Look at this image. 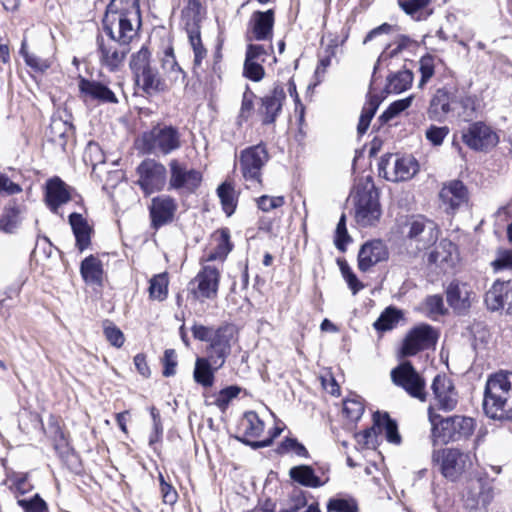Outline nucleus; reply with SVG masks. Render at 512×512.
I'll return each instance as SVG.
<instances>
[{
    "instance_id": "obj_1",
    "label": "nucleus",
    "mask_w": 512,
    "mask_h": 512,
    "mask_svg": "<svg viewBox=\"0 0 512 512\" xmlns=\"http://www.w3.org/2000/svg\"><path fill=\"white\" fill-rule=\"evenodd\" d=\"M134 23L140 25L138 0H111L103 19L106 37H97L100 63L109 71H117L123 66L137 33Z\"/></svg>"
},
{
    "instance_id": "obj_2",
    "label": "nucleus",
    "mask_w": 512,
    "mask_h": 512,
    "mask_svg": "<svg viewBox=\"0 0 512 512\" xmlns=\"http://www.w3.org/2000/svg\"><path fill=\"white\" fill-rule=\"evenodd\" d=\"M483 410L496 420H512V372L501 371L487 379Z\"/></svg>"
},
{
    "instance_id": "obj_3",
    "label": "nucleus",
    "mask_w": 512,
    "mask_h": 512,
    "mask_svg": "<svg viewBox=\"0 0 512 512\" xmlns=\"http://www.w3.org/2000/svg\"><path fill=\"white\" fill-rule=\"evenodd\" d=\"M475 454L458 448H443L434 450L432 462L439 467L441 475L450 482L465 480L472 474Z\"/></svg>"
},
{
    "instance_id": "obj_4",
    "label": "nucleus",
    "mask_w": 512,
    "mask_h": 512,
    "mask_svg": "<svg viewBox=\"0 0 512 512\" xmlns=\"http://www.w3.org/2000/svg\"><path fill=\"white\" fill-rule=\"evenodd\" d=\"M428 419L433 441L443 444L470 436L475 427L474 420L470 417L454 415L443 418L432 406L428 408Z\"/></svg>"
},
{
    "instance_id": "obj_5",
    "label": "nucleus",
    "mask_w": 512,
    "mask_h": 512,
    "mask_svg": "<svg viewBox=\"0 0 512 512\" xmlns=\"http://www.w3.org/2000/svg\"><path fill=\"white\" fill-rule=\"evenodd\" d=\"M461 496L469 512H485L494 498L493 479L484 471H473L462 483Z\"/></svg>"
},
{
    "instance_id": "obj_6",
    "label": "nucleus",
    "mask_w": 512,
    "mask_h": 512,
    "mask_svg": "<svg viewBox=\"0 0 512 512\" xmlns=\"http://www.w3.org/2000/svg\"><path fill=\"white\" fill-rule=\"evenodd\" d=\"M139 148L142 152L152 155H169L181 147V134L179 130L163 123L154 125L140 136Z\"/></svg>"
},
{
    "instance_id": "obj_7",
    "label": "nucleus",
    "mask_w": 512,
    "mask_h": 512,
    "mask_svg": "<svg viewBox=\"0 0 512 512\" xmlns=\"http://www.w3.org/2000/svg\"><path fill=\"white\" fill-rule=\"evenodd\" d=\"M269 153L260 143L245 148L239 155V168L247 189L258 190L262 187V170L269 161Z\"/></svg>"
},
{
    "instance_id": "obj_8",
    "label": "nucleus",
    "mask_w": 512,
    "mask_h": 512,
    "mask_svg": "<svg viewBox=\"0 0 512 512\" xmlns=\"http://www.w3.org/2000/svg\"><path fill=\"white\" fill-rule=\"evenodd\" d=\"M402 233L409 246L422 251L437 242L440 229L433 220L416 215L406 220Z\"/></svg>"
},
{
    "instance_id": "obj_9",
    "label": "nucleus",
    "mask_w": 512,
    "mask_h": 512,
    "mask_svg": "<svg viewBox=\"0 0 512 512\" xmlns=\"http://www.w3.org/2000/svg\"><path fill=\"white\" fill-rule=\"evenodd\" d=\"M168 190L183 194L194 193L202 182V173L178 159L169 161Z\"/></svg>"
},
{
    "instance_id": "obj_10",
    "label": "nucleus",
    "mask_w": 512,
    "mask_h": 512,
    "mask_svg": "<svg viewBox=\"0 0 512 512\" xmlns=\"http://www.w3.org/2000/svg\"><path fill=\"white\" fill-rule=\"evenodd\" d=\"M379 174L392 182L407 181L419 170V164L412 156H382L378 164Z\"/></svg>"
},
{
    "instance_id": "obj_11",
    "label": "nucleus",
    "mask_w": 512,
    "mask_h": 512,
    "mask_svg": "<svg viewBox=\"0 0 512 512\" xmlns=\"http://www.w3.org/2000/svg\"><path fill=\"white\" fill-rule=\"evenodd\" d=\"M137 184L145 194L163 190L167 182L166 167L155 159L143 160L136 169Z\"/></svg>"
},
{
    "instance_id": "obj_12",
    "label": "nucleus",
    "mask_w": 512,
    "mask_h": 512,
    "mask_svg": "<svg viewBox=\"0 0 512 512\" xmlns=\"http://www.w3.org/2000/svg\"><path fill=\"white\" fill-rule=\"evenodd\" d=\"M393 383L403 388L411 397L426 400L425 381L408 361L401 363L391 371Z\"/></svg>"
},
{
    "instance_id": "obj_13",
    "label": "nucleus",
    "mask_w": 512,
    "mask_h": 512,
    "mask_svg": "<svg viewBox=\"0 0 512 512\" xmlns=\"http://www.w3.org/2000/svg\"><path fill=\"white\" fill-rule=\"evenodd\" d=\"M234 336V328L230 325L220 326L213 333V338L206 348V357L213 363L214 369H220L231 353V341Z\"/></svg>"
},
{
    "instance_id": "obj_14",
    "label": "nucleus",
    "mask_w": 512,
    "mask_h": 512,
    "mask_svg": "<svg viewBox=\"0 0 512 512\" xmlns=\"http://www.w3.org/2000/svg\"><path fill=\"white\" fill-rule=\"evenodd\" d=\"M462 141L475 151H488L494 148L499 137L492 128L483 122H474L462 131Z\"/></svg>"
},
{
    "instance_id": "obj_15",
    "label": "nucleus",
    "mask_w": 512,
    "mask_h": 512,
    "mask_svg": "<svg viewBox=\"0 0 512 512\" xmlns=\"http://www.w3.org/2000/svg\"><path fill=\"white\" fill-rule=\"evenodd\" d=\"M381 216V208L378 199V192L371 188L357 192V201L355 204L356 222L363 226L374 225Z\"/></svg>"
},
{
    "instance_id": "obj_16",
    "label": "nucleus",
    "mask_w": 512,
    "mask_h": 512,
    "mask_svg": "<svg viewBox=\"0 0 512 512\" xmlns=\"http://www.w3.org/2000/svg\"><path fill=\"white\" fill-rule=\"evenodd\" d=\"M437 338V332L432 326L420 324L407 334L401 350L402 355L414 356L418 352L434 345Z\"/></svg>"
},
{
    "instance_id": "obj_17",
    "label": "nucleus",
    "mask_w": 512,
    "mask_h": 512,
    "mask_svg": "<svg viewBox=\"0 0 512 512\" xmlns=\"http://www.w3.org/2000/svg\"><path fill=\"white\" fill-rule=\"evenodd\" d=\"M220 272L214 266H204L191 281V292L196 299H213L217 296Z\"/></svg>"
},
{
    "instance_id": "obj_18",
    "label": "nucleus",
    "mask_w": 512,
    "mask_h": 512,
    "mask_svg": "<svg viewBox=\"0 0 512 512\" xmlns=\"http://www.w3.org/2000/svg\"><path fill=\"white\" fill-rule=\"evenodd\" d=\"M474 296L471 286L459 280H453L446 289L448 304L459 314H464L469 310Z\"/></svg>"
},
{
    "instance_id": "obj_19",
    "label": "nucleus",
    "mask_w": 512,
    "mask_h": 512,
    "mask_svg": "<svg viewBox=\"0 0 512 512\" xmlns=\"http://www.w3.org/2000/svg\"><path fill=\"white\" fill-rule=\"evenodd\" d=\"M286 98L284 89L280 86L274 89L267 95L260 98V106L258 114L261 117L263 125H270L275 123L277 117L282 111L283 102Z\"/></svg>"
},
{
    "instance_id": "obj_20",
    "label": "nucleus",
    "mask_w": 512,
    "mask_h": 512,
    "mask_svg": "<svg viewBox=\"0 0 512 512\" xmlns=\"http://www.w3.org/2000/svg\"><path fill=\"white\" fill-rule=\"evenodd\" d=\"M441 205L448 213L455 212L468 201V191L459 180H452L443 185L439 193Z\"/></svg>"
},
{
    "instance_id": "obj_21",
    "label": "nucleus",
    "mask_w": 512,
    "mask_h": 512,
    "mask_svg": "<svg viewBox=\"0 0 512 512\" xmlns=\"http://www.w3.org/2000/svg\"><path fill=\"white\" fill-rule=\"evenodd\" d=\"M432 390L436 400V406L444 411H452L457 406V393L452 381L445 375H436Z\"/></svg>"
},
{
    "instance_id": "obj_22",
    "label": "nucleus",
    "mask_w": 512,
    "mask_h": 512,
    "mask_svg": "<svg viewBox=\"0 0 512 512\" xmlns=\"http://www.w3.org/2000/svg\"><path fill=\"white\" fill-rule=\"evenodd\" d=\"M177 210L176 201L170 196H158L152 199L150 216L154 228L162 227L173 221Z\"/></svg>"
},
{
    "instance_id": "obj_23",
    "label": "nucleus",
    "mask_w": 512,
    "mask_h": 512,
    "mask_svg": "<svg viewBox=\"0 0 512 512\" xmlns=\"http://www.w3.org/2000/svg\"><path fill=\"white\" fill-rule=\"evenodd\" d=\"M78 88L85 99L96 100L102 103H118L115 93L106 85L80 77Z\"/></svg>"
},
{
    "instance_id": "obj_24",
    "label": "nucleus",
    "mask_w": 512,
    "mask_h": 512,
    "mask_svg": "<svg viewBox=\"0 0 512 512\" xmlns=\"http://www.w3.org/2000/svg\"><path fill=\"white\" fill-rule=\"evenodd\" d=\"M388 258V251L384 243L375 240L364 244L358 254V267L366 272L372 266Z\"/></svg>"
},
{
    "instance_id": "obj_25",
    "label": "nucleus",
    "mask_w": 512,
    "mask_h": 512,
    "mask_svg": "<svg viewBox=\"0 0 512 512\" xmlns=\"http://www.w3.org/2000/svg\"><path fill=\"white\" fill-rule=\"evenodd\" d=\"M45 199L50 210L57 213L58 208L71 199L69 187L60 178L54 177L46 184Z\"/></svg>"
},
{
    "instance_id": "obj_26",
    "label": "nucleus",
    "mask_w": 512,
    "mask_h": 512,
    "mask_svg": "<svg viewBox=\"0 0 512 512\" xmlns=\"http://www.w3.org/2000/svg\"><path fill=\"white\" fill-rule=\"evenodd\" d=\"M374 427L367 429L363 433V437L365 438V442H369V438L372 435H375V427L379 430H384L386 439L388 442L393 444H400L401 436L398 432L397 423L390 418L388 413L376 412L373 415Z\"/></svg>"
},
{
    "instance_id": "obj_27",
    "label": "nucleus",
    "mask_w": 512,
    "mask_h": 512,
    "mask_svg": "<svg viewBox=\"0 0 512 512\" xmlns=\"http://www.w3.org/2000/svg\"><path fill=\"white\" fill-rule=\"evenodd\" d=\"M250 24L251 32L256 40L262 41L269 39L272 35V29L274 25L273 10H267L265 12H254Z\"/></svg>"
},
{
    "instance_id": "obj_28",
    "label": "nucleus",
    "mask_w": 512,
    "mask_h": 512,
    "mask_svg": "<svg viewBox=\"0 0 512 512\" xmlns=\"http://www.w3.org/2000/svg\"><path fill=\"white\" fill-rule=\"evenodd\" d=\"M69 224L76 239V246L80 251H84L91 244L92 227L88 221L79 213L69 215Z\"/></svg>"
},
{
    "instance_id": "obj_29",
    "label": "nucleus",
    "mask_w": 512,
    "mask_h": 512,
    "mask_svg": "<svg viewBox=\"0 0 512 512\" xmlns=\"http://www.w3.org/2000/svg\"><path fill=\"white\" fill-rule=\"evenodd\" d=\"M402 11L415 21L427 20L433 14L434 0H397Z\"/></svg>"
},
{
    "instance_id": "obj_30",
    "label": "nucleus",
    "mask_w": 512,
    "mask_h": 512,
    "mask_svg": "<svg viewBox=\"0 0 512 512\" xmlns=\"http://www.w3.org/2000/svg\"><path fill=\"white\" fill-rule=\"evenodd\" d=\"M136 84L147 94L165 91L167 84L152 66L135 76Z\"/></svg>"
},
{
    "instance_id": "obj_31",
    "label": "nucleus",
    "mask_w": 512,
    "mask_h": 512,
    "mask_svg": "<svg viewBox=\"0 0 512 512\" xmlns=\"http://www.w3.org/2000/svg\"><path fill=\"white\" fill-rule=\"evenodd\" d=\"M23 212L24 208L21 205L15 201L9 202L0 218V231L7 234L16 232L21 224Z\"/></svg>"
},
{
    "instance_id": "obj_32",
    "label": "nucleus",
    "mask_w": 512,
    "mask_h": 512,
    "mask_svg": "<svg viewBox=\"0 0 512 512\" xmlns=\"http://www.w3.org/2000/svg\"><path fill=\"white\" fill-rule=\"evenodd\" d=\"M455 245L448 240H442L434 251L429 255V262L436 264L441 269L446 270L454 265Z\"/></svg>"
},
{
    "instance_id": "obj_33",
    "label": "nucleus",
    "mask_w": 512,
    "mask_h": 512,
    "mask_svg": "<svg viewBox=\"0 0 512 512\" xmlns=\"http://www.w3.org/2000/svg\"><path fill=\"white\" fill-rule=\"evenodd\" d=\"M450 93L444 89L436 90L431 98L428 108V116L430 119L441 121L451 111Z\"/></svg>"
},
{
    "instance_id": "obj_34",
    "label": "nucleus",
    "mask_w": 512,
    "mask_h": 512,
    "mask_svg": "<svg viewBox=\"0 0 512 512\" xmlns=\"http://www.w3.org/2000/svg\"><path fill=\"white\" fill-rule=\"evenodd\" d=\"M509 286V282L495 281L486 292L485 304L490 311H498L504 307L508 299Z\"/></svg>"
},
{
    "instance_id": "obj_35",
    "label": "nucleus",
    "mask_w": 512,
    "mask_h": 512,
    "mask_svg": "<svg viewBox=\"0 0 512 512\" xmlns=\"http://www.w3.org/2000/svg\"><path fill=\"white\" fill-rule=\"evenodd\" d=\"M162 69L171 84H184L186 74L176 61L172 48L164 52L161 59Z\"/></svg>"
},
{
    "instance_id": "obj_36",
    "label": "nucleus",
    "mask_w": 512,
    "mask_h": 512,
    "mask_svg": "<svg viewBox=\"0 0 512 512\" xmlns=\"http://www.w3.org/2000/svg\"><path fill=\"white\" fill-rule=\"evenodd\" d=\"M413 79H414L413 73L409 69H403V70H399L397 72L390 73L387 76V84L385 86V93L386 94L402 93L411 87Z\"/></svg>"
},
{
    "instance_id": "obj_37",
    "label": "nucleus",
    "mask_w": 512,
    "mask_h": 512,
    "mask_svg": "<svg viewBox=\"0 0 512 512\" xmlns=\"http://www.w3.org/2000/svg\"><path fill=\"white\" fill-rule=\"evenodd\" d=\"M382 98L383 97H380V96L374 94L373 83H371L370 89H369V99L363 106V109H362V112H361V115L359 118V123L357 126V131L360 135H363L367 131V129L370 125V122L380 105Z\"/></svg>"
},
{
    "instance_id": "obj_38",
    "label": "nucleus",
    "mask_w": 512,
    "mask_h": 512,
    "mask_svg": "<svg viewBox=\"0 0 512 512\" xmlns=\"http://www.w3.org/2000/svg\"><path fill=\"white\" fill-rule=\"evenodd\" d=\"M186 31L188 34L189 44L194 53L193 68L196 69L202 65V61L206 58L207 49L202 43L199 26H190V23L188 22L186 24Z\"/></svg>"
},
{
    "instance_id": "obj_39",
    "label": "nucleus",
    "mask_w": 512,
    "mask_h": 512,
    "mask_svg": "<svg viewBox=\"0 0 512 512\" xmlns=\"http://www.w3.org/2000/svg\"><path fill=\"white\" fill-rule=\"evenodd\" d=\"M214 369L213 363L204 357H198L195 362L193 377L196 383L203 387H211L214 384Z\"/></svg>"
},
{
    "instance_id": "obj_40",
    "label": "nucleus",
    "mask_w": 512,
    "mask_h": 512,
    "mask_svg": "<svg viewBox=\"0 0 512 512\" xmlns=\"http://www.w3.org/2000/svg\"><path fill=\"white\" fill-rule=\"evenodd\" d=\"M80 272L86 283L100 284L102 281V263L92 255L81 262Z\"/></svg>"
},
{
    "instance_id": "obj_41",
    "label": "nucleus",
    "mask_w": 512,
    "mask_h": 512,
    "mask_svg": "<svg viewBox=\"0 0 512 512\" xmlns=\"http://www.w3.org/2000/svg\"><path fill=\"white\" fill-rule=\"evenodd\" d=\"M20 54L24 58V61L28 67L33 69L36 72H45L47 71L53 63V58L51 56H40L35 53H30L27 50V42L24 39L21 44Z\"/></svg>"
},
{
    "instance_id": "obj_42",
    "label": "nucleus",
    "mask_w": 512,
    "mask_h": 512,
    "mask_svg": "<svg viewBox=\"0 0 512 512\" xmlns=\"http://www.w3.org/2000/svg\"><path fill=\"white\" fill-rule=\"evenodd\" d=\"M241 427L244 431V438L240 440L244 443V440L259 437L264 430V423L256 412L248 411L244 414Z\"/></svg>"
},
{
    "instance_id": "obj_43",
    "label": "nucleus",
    "mask_w": 512,
    "mask_h": 512,
    "mask_svg": "<svg viewBox=\"0 0 512 512\" xmlns=\"http://www.w3.org/2000/svg\"><path fill=\"white\" fill-rule=\"evenodd\" d=\"M290 477L307 487H318L321 485L320 479L315 475L314 470L307 465L292 467L289 471Z\"/></svg>"
},
{
    "instance_id": "obj_44",
    "label": "nucleus",
    "mask_w": 512,
    "mask_h": 512,
    "mask_svg": "<svg viewBox=\"0 0 512 512\" xmlns=\"http://www.w3.org/2000/svg\"><path fill=\"white\" fill-rule=\"evenodd\" d=\"M149 297L152 300L164 301L168 295L169 279L167 273L154 275L149 281Z\"/></svg>"
},
{
    "instance_id": "obj_45",
    "label": "nucleus",
    "mask_w": 512,
    "mask_h": 512,
    "mask_svg": "<svg viewBox=\"0 0 512 512\" xmlns=\"http://www.w3.org/2000/svg\"><path fill=\"white\" fill-rule=\"evenodd\" d=\"M229 239H230L229 231L227 229H222L219 232V235L216 239L217 240L216 247L214 248V250L210 251L207 254L205 261H208V262L215 261V260L223 261L232 249V245H231Z\"/></svg>"
},
{
    "instance_id": "obj_46",
    "label": "nucleus",
    "mask_w": 512,
    "mask_h": 512,
    "mask_svg": "<svg viewBox=\"0 0 512 512\" xmlns=\"http://www.w3.org/2000/svg\"><path fill=\"white\" fill-rule=\"evenodd\" d=\"M241 391V388L235 385L226 387L211 395L210 397L213 399L209 404L215 405L222 412H225L230 404V402L235 399Z\"/></svg>"
},
{
    "instance_id": "obj_47",
    "label": "nucleus",
    "mask_w": 512,
    "mask_h": 512,
    "mask_svg": "<svg viewBox=\"0 0 512 512\" xmlns=\"http://www.w3.org/2000/svg\"><path fill=\"white\" fill-rule=\"evenodd\" d=\"M416 42L407 35H399L392 44L386 47V50L379 56L378 61L386 58H393L402 51L409 49Z\"/></svg>"
},
{
    "instance_id": "obj_48",
    "label": "nucleus",
    "mask_w": 512,
    "mask_h": 512,
    "mask_svg": "<svg viewBox=\"0 0 512 512\" xmlns=\"http://www.w3.org/2000/svg\"><path fill=\"white\" fill-rule=\"evenodd\" d=\"M401 312L395 308H387L380 317L374 322V328L378 331H387L392 329L401 318Z\"/></svg>"
},
{
    "instance_id": "obj_49",
    "label": "nucleus",
    "mask_w": 512,
    "mask_h": 512,
    "mask_svg": "<svg viewBox=\"0 0 512 512\" xmlns=\"http://www.w3.org/2000/svg\"><path fill=\"white\" fill-rule=\"evenodd\" d=\"M364 412V404L360 397L353 396L343 402V413L351 421H358Z\"/></svg>"
},
{
    "instance_id": "obj_50",
    "label": "nucleus",
    "mask_w": 512,
    "mask_h": 512,
    "mask_svg": "<svg viewBox=\"0 0 512 512\" xmlns=\"http://www.w3.org/2000/svg\"><path fill=\"white\" fill-rule=\"evenodd\" d=\"M423 309L428 317L436 319L445 314L443 298L440 295H430L423 302Z\"/></svg>"
},
{
    "instance_id": "obj_51",
    "label": "nucleus",
    "mask_w": 512,
    "mask_h": 512,
    "mask_svg": "<svg viewBox=\"0 0 512 512\" xmlns=\"http://www.w3.org/2000/svg\"><path fill=\"white\" fill-rule=\"evenodd\" d=\"M151 67L150 65V52L146 47H142L137 53L132 55L130 61V68L134 77Z\"/></svg>"
},
{
    "instance_id": "obj_52",
    "label": "nucleus",
    "mask_w": 512,
    "mask_h": 512,
    "mask_svg": "<svg viewBox=\"0 0 512 512\" xmlns=\"http://www.w3.org/2000/svg\"><path fill=\"white\" fill-rule=\"evenodd\" d=\"M182 14L185 25L189 22L190 26H199L201 20V4L199 0H186Z\"/></svg>"
},
{
    "instance_id": "obj_53",
    "label": "nucleus",
    "mask_w": 512,
    "mask_h": 512,
    "mask_svg": "<svg viewBox=\"0 0 512 512\" xmlns=\"http://www.w3.org/2000/svg\"><path fill=\"white\" fill-rule=\"evenodd\" d=\"M225 213L230 216L235 209L234 189L228 183L221 184L217 189Z\"/></svg>"
},
{
    "instance_id": "obj_54",
    "label": "nucleus",
    "mask_w": 512,
    "mask_h": 512,
    "mask_svg": "<svg viewBox=\"0 0 512 512\" xmlns=\"http://www.w3.org/2000/svg\"><path fill=\"white\" fill-rule=\"evenodd\" d=\"M17 504L25 512H47L48 510L46 502L40 497L39 494H35L30 499H18Z\"/></svg>"
},
{
    "instance_id": "obj_55",
    "label": "nucleus",
    "mask_w": 512,
    "mask_h": 512,
    "mask_svg": "<svg viewBox=\"0 0 512 512\" xmlns=\"http://www.w3.org/2000/svg\"><path fill=\"white\" fill-rule=\"evenodd\" d=\"M70 130V126L67 122L61 119H55L50 124L51 141L61 146L65 145L64 137Z\"/></svg>"
},
{
    "instance_id": "obj_56",
    "label": "nucleus",
    "mask_w": 512,
    "mask_h": 512,
    "mask_svg": "<svg viewBox=\"0 0 512 512\" xmlns=\"http://www.w3.org/2000/svg\"><path fill=\"white\" fill-rule=\"evenodd\" d=\"M340 271L353 295L364 288L362 282L357 278L346 262L340 263Z\"/></svg>"
},
{
    "instance_id": "obj_57",
    "label": "nucleus",
    "mask_w": 512,
    "mask_h": 512,
    "mask_svg": "<svg viewBox=\"0 0 512 512\" xmlns=\"http://www.w3.org/2000/svg\"><path fill=\"white\" fill-rule=\"evenodd\" d=\"M254 98L255 94L248 87H246V90L243 93L241 108L238 116L240 121H247L252 115L254 111Z\"/></svg>"
},
{
    "instance_id": "obj_58",
    "label": "nucleus",
    "mask_w": 512,
    "mask_h": 512,
    "mask_svg": "<svg viewBox=\"0 0 512 512\" xmlns=\"http://www.w3.org/2000/svg\"><path fill=\"white\" fill-rule=\"evenodd\" d=\"M434 58L431 55L423 56L419 61V71L421 73V78L419 81V86H423L426 84L434 75Z\"/></svg>"
},
{
    "instance_id": "obj_59",
    "label": "nucleus",
    "mask_w": 512,
    "mask_h": 512,
    "mask_svg": "<svg viewBox=\"0 0 512 512\" xmlns=\"http://www.w3.org/2000/svg\"><path fill=\"white\" fill-rule=\"evenodd\" d=\"M288 452H294L297 456L308 457L307 449L294 438H286L278 448L280 454Z\"/></svg>"
},
{
    "instance_id": "obj_60",
    "label": "nucleus",
    "mask_w": 512,
    "mask_h": 512,
    "mask_svg": "<svg viewBox=\"0 0 512 512\" xmlns=\"http://www.w3.org/2000/svg\"><path fill=\"white\" fill-rule=\"evenodd\" d=\"M413 100V96L406 97L404 99L397 100L393 102L387 110L381 115V119L384 121H388L391 118L395 117L405 109H407Z\"/></svg>"
},
{
    "instance_id": "obj_61",
    "label": "nucleus",
    "mask_w": 512,
    "mask_h": 512,
    "mask_svg": "<svg viewBox=\"0 0 512 512\" xmlns=\"http://www.w3.org/2000/svg\"><path fill=\"white\" fill-rule=\"evenodd\" d=\"M450 129L447 126L431 125L425 132L426 139L434 146H440L449 134Z\"/></svg>"
},
{
    "instance_id": "obj_62",
    "label": "nucleus",
    "mask_w": 512,
    "mask_h": 512,
    "mask_svg": "<svg viewBox=\"0 0 512 512\" xmlns=\"http://www.w3.org/2000/svg\"><path fill=\"white\" fill-rule=\"evenodd\" d=\"M104 335L109 343L117 348H120L124 344V334L112 322L105 323Z\"/></svg>"
},
{
    "instance_id": "obj_63",
    "label": "nucleus",
    "mask_w": 512,
    "mask_h": 512,
    "mask_svg": "<svg viewBox=\"0 0 512 512\" xmlns=\"http://www.w3.org/2000/svg\"><path fill=\"white\" fill-rule=\"evenodd\" d=\"M285 203L283 196H268L262 195L257 199L258 208L264 212H269L273 209L282 207Z\"/></svg>"
},
{
    "instance_id": "obj_64",
    "label": "nucleus",
    "mask_w": 512,
    "mask_h": 512,
    "mask_svg": "<svg viewBox=\"0 0 512 512\" xmlns=\"http://www.w3.org/2000/svg\"><path fill=\"white\" fill-rule=\"evenodd\" d=\"M327 508L328 512H357L356 503L347 499H331Z\"/></svg>"
}]
</instances>
